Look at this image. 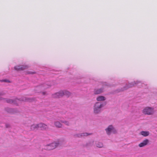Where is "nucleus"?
<instances>
[{
	"instance_id": "6",
	"label": "nucleus",
	"mask_w": 157,
	"mask_h": 157,
	"mask_svg": "<svg viewBox=\"0 0 157 157\" xmlns=\"http://www.w3.org/2000/svg\"><path fill=\"white\" fill-rule=\"evenodd\" d=\"M154 109L153 108L147 107L144 109L143 113L144 114L151 115L154 113Z\"/></svg>"
},
{
	"instance_id": "23",
	"label": "nucleus",
	"mask_w": 157,
	"mask_h": 157,
	"mask_svg": "<svg viewBox=\"0 0 157 157\" xmlns=\"http://www.w3.org/2000/svg\"><path fill=\"white\" fill-rule=\"evenodd\" d=\"M97 98H104V97L103 96H99Z\"/></svg>"
},
{
	"instance_id": "1",
	"label": "nucleus",
	"mask_w": 157,
	"mask_h": 157,
	"mask_svg": "<svg viewBox=\"0 0 157 157\" xmlns=\"http://www.w3.org/2000/svg\"><path fill=\"white\" fill-rule=\"evenodd\" d=\"M98 102H96L94 106V113L95 114L100 113L101 108L106 104V102L105 101V99H97Z\"/></svg>"
},
{
	"instance_id": "21",
	"label": "nucleus",
	"mask_w": 157,
	"mask_h": 157,
	"mask_svg": "<svg viewBox=\"0 0 157 157\" xmlns=\"http://www.w3.org/2000/svg\"><path fill=\"white\" fill-rule=\"evenodd\" d=\"M41 87L40 86H37V87H36L35 88V90H40V89H41Z\"/></svg>"
},
{
	"instance_id": "26",
	"label": "nucleus",
	"mask_w": 157,
	"mask_h": 157,
	"mask_svg": "<svg viewBox=\"0 0 157 157\" xmlns=\"http://www.w3.org/2000/svg\"><path fill=\"white\" fill-rule=\"evenodd\" d=\"M2 99H0V101Z\"/></svg>"
},
{
	"instance_id": "11",
	"label": "nucleus",
	"mask_w": 157,
	"mask_h": 157,
	"mask_svg": "<svg viewBox=\"0 0 157 157\" xmlns=\"http://www.w3.org/2000/svg\"><path fill=\"white\" fill-rule=\"evenodd\" d=\"M28 67L27 66H16L14 67V69L17 71H19L23 70L24 69L28 68Z\"/></svg>"
},
{
	"instance_id": "20",
	"label": "nucleus",
	"mask_w": 157,
	"mask_h": 157,
	"mask_svg": "<svg viewBox=\"0 0 157 157\" xmlns=\"http://www.w3.org/2000/svg\"><path fill=\"white\" fill-rule=\"evenodd\" d=\"M5 127L6 128H9L10 127V125L9 124H5Z\"/></svg>"
},
{
	"instance_id": "9",
	"label": "nucleus",
	"mask_w": 157,
	"mask_h": 157,
	"mask_svg": "<svg viewBox=\"0 0 157 157\" xmlns=\"http://www.w3.org/2000/svg\"><path fill=\"white\" fill-rule=\"evenodd\" d=\"M39 128H40L42 130H47L49 129L48 127L45 124L40 123L38 124Z\"/></svg>"
},
{
	"instance_id": "10",
	"label": "nucleus",
	"mask_w": 157,
	"mask_h": 157,
	"mask_svg": "<svg viewBox=\"0 0 157 157\" xmlns=\"http://www.w3.org/2000/svg\"><path fill=\"white\" fill-rule=\"evenodd\" d=\"M149 142V140L148 139H146L139 144L138 146L140 147H144L147 145Z\"/></svg>"
},
{
	"instance_id": "12",
	"label": "nucleus",
	"mask_w": 157,
	"mask_h": 157,
	"mask_svg": "<svg viewBox=\"0 0 157 157\" xmlns=\"http://www.w3.org/2000/svg\"><path fill=\"white\" fill-rule=\"evenodd\" d=\"M38 128V124H33L30 126V129L31 131H35L37 130Z\"/></svg>"
},
{
	"instance_id": "7",
	"label": "nucleus",
	"mask_w": 157,
	"mask_h": 157,
	"mask_svg": "<svg viewBox=\"0 0 157 157\" xmlns=\"http://www.w3.org/2000/svg\"><path fill=\"white\" fill-rule=\"evenodd\" d=\"M4 110L7 113L11 114H14L19 113V111L16 108L6 107L5 108Z\"/></svg>"
},
{
	"instance_id": "22",
	"label": "nucleus",
	"mask_w": 157,
	"mask_h": 157,
	"mask_svg": "<svg viewBox=\"0 0 157 157\" xmlns=\"http://www.w3.org/2000/svg\"><path fill=\"white\" fill-rule=\"evenodd\" d=\"M1 81L2 82H10V81H9L7 80H6V79L2 80Z\"/></svg>"
},
{
	"instance_id": "27",
	"label": "nucleus",
	"mask_w": 157,
	"mask_h": 157,
	"mask_svg": "<svg viewBox=\"0 0 157 157\" xmlns=\"http://www.w3.org/2000/svg\"><path fill=\"white\" fill-rule=\"evenodd\" d=\"M131 87V86H129L128 87L129 88V87Z\"/></svg>"
},
{
	"instance_id": "16",
	"label": "nucleus",
	"mask_w": 157,
	"mask_h": 157,
	"mask_svg": "<svg viewBox=\"0 0 157 157\" xmlns=\"http://www.w3.org/2000/svg\"><path fill=\"white\" fill-rule=\"evenodd\" d=\"M96 146L99 148H101L103 147V145L102 143L98 142L96 144Z\"/></svg>"
},
{
	"instance_id": "18",
	"label": "nucleus",
	"mask_w": 157,
	"mask_h": 157,
	"mask_svg": "<svg viewBox=\"0 0 157 157\" xmlns=\"http://www.w3.org/2000/svg\"><path fill=\"white\" fill-rule=\"evenodd\" d=\"M82 135V137H84L85 136H86L89 135H91L92 134L91 133H81Z\"/></svg>"
},
{
	"instance_id": "15",
	"label": "nucleus",
	"mask_w": 157,
	"mask_h": 157,
	"mask_svg": "<svg viewBox=\"0 0 157 157\" xmlns=\"http://www.w3.org/2000/svg\"><path fill=\"white\" fill-rule=\"evenodd\" d=\"M103 92V90L102 89H99L96 90H94V94H99Z\"/></svg>"
},
{
	"instance_id": "8",
	"label": "nucleus",
	"mask_w": 157,
	"mask_h": 157,
	"mask_svg": "<svg viewBox=\"0 0 157 157\" xmlns=\"http://www.w3.org/2000/svg\"><path fill=\"white\" fill-rule=\"evenodd\" d=\"M94 144V141L93 140H91L88 141L86 144H83L82 145L83 147H85L86 148H89L90 147H92Z\"/></svg>"
},
{
	"instance_id": "5",
	"label": "nucleus",
	"mask_w": 157,
	"mask_h": 157,
	"mask_svg": "<svg viewBox=\"0 0 157 157\" xmlns=\"http://www.w3.org/2000/svg\"><path fill=\"white\" fill-rule=\"evenodd\" d=\"M105 131L107 135H110L112 133L113 134L117 133V131L112 125H109L105 129Z\"/></svg>"
},
{
	"instance_id": "24",
	"label": "nucleus",
	"mask_w": 157,
	"mask_h": 157,
	"mask_svg": "<svg viewBox=\"0 0 157 157\" xmlns=\"http://www.w3.org/2000/svg\"><path fill=\"white\" fill-rule=\"evenodd\" d=\"M46 94V93L45 92H43L42 93V94H43V95H45V94Z\"/></svg>"
},
{
	"instance_id": "13",
	"label": "nucleus",
	"mask_w": 157,
	"mask_h": 157,
	"mask_svg": "<svg viewBox=\"0 0 157 157\" xmlns=\"http://www.w3.org/2000/svg\"><path fill=\"white\" fill-rule=\"evenodd\" d=\"M54 124L55 126L58 128H61L62 127V124L58 121H56L54 122Z\"/></svg>"
},
{
	"instance_id": "28",
	"label": "nucleus",
	"mask_w": 157,
	"mask_h": 157,
	"mask_svg": "<svg viewBox=\"0 0 157 157\" xmlns=\"http://www.w3.org/2000/svg\"><path fill=\"white\" fill-rule=\"evenodd\" d=\"M1 95V94L0 93V95Z\"/></svg>"
},
{
	"instance_id": "19",
	"label": "nucleus",
	"mask_w": 157,
	"mask_h": 157,
	"mask_svg": "<svg viewBox=\"0 0 157 157\" xmlns=\"http://www.w3.org/2000/svg\"><path fill=\"white\" fill-rule=\"evenodd\" d=\"M61 122L62 123H63L64 124H65L66 125H67V126L69 125V123L67 121H61Z\"/></svg>"
},
{
	"instance_id": "14",
	"label": "nucleus",
	"mask_w": 157,
	"mask_h": 157,
	"mask_svg": "<svg viewBox=\"0 0 157 157\" xmlns=\"http://www.w3.org/2000/svg\"><path fill=\"white\" fill-rule=\"evenodd\" d=\"M140 134L144 136H147L149 135V132L148 131H142L140 132Z\"/></svg>"
},
{
	"instance_id": "2",
	"label": "nucleus",
	"mask_w": 157,
	"mask_h": 157,
	"mask_svg": "<svg viewBox=\"0 0 157 157\" xmlns=\"http://www.w3.org/2000/svg\"><path fill=\"white\" fill-rule=\"evenodd\" d=\"M7 103L18 105L24 102H31L35 101V99H3Z\"/></svg>"
},
{
	"instance_id": "4",
	"label": "nucleus",
	"mask_w": 157,
	"mask_h": 157,
	"mask_svg": "<svg viewBox=\"0 0 157 157\" xmlns=\"http://www.w3.org/2000/svg\"><path fill=\"white\" fill-rule=\"evenodd\" d=\"M71 94V93L67 90H60L58 92L56 93L55 94V97H62L64 95L69 96Z\"/></svg>"
},
{
	"instance_id": "17",
	"label": "nucleus",
	"mask_w": 157,
	"mask_h": 157,
	"mask_svg": "<svg viewBox=\"0 0 157 157\" xmlns=\"http://www.w3.org/2000/svg\"><path fill=\"white\" fill-rule=\"evenodd\" d=\"M74 137L75 138H81L82 137V135L81 133L75 134L74 135Z\"/></svg>"
},
{
	"instance_id": "3",
	"label": "nucleus",
	"mask_w": 157,
	"mask_h": 157,
	"mask_svg": "<svg viewBox=\"0 0 157 157\" xmlns=\"http://www.w3.org/2000/svg\"><path fill=\"white\" fill-rule=\"evenodd\" d=\"M59 144V141L57 140L56 142H54L46 145L45 146L44 149L48 150H52L56 148Z\"/></svg>"
},
{
	"instance_id": "25",
	"label": "nucleus",
	"mask_w": 157,
	"mask_h": 157,
	"mask_svg": "<svg viewBox=\"0 0 157 157\" xmlns=\"http://www.w3.org/2000/svg\"><path fill=\"white\" fill-rule=\"evenodd\" d=\"M29 73L31 74H34L35 73L34 72H31Z\"/></svg>"
}]
</instances>
